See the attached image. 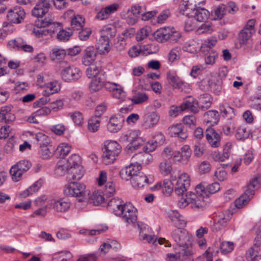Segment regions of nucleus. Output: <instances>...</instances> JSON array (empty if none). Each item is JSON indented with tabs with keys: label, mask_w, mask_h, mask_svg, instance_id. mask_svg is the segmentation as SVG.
<instances>
[{
	"label": "nucleus",
	"mask_w": 261,
	"mask_h": 261,
	"mask_svg": "<svg viewBox=\"0 0 261 261\" xmlns=\"http://www.w3.org/2000/svg\"><path fill=\"white\" fill-rule=\"evenodd\" d=\"M220 186L218 182H213L208 185L203 182L195 187L196 194L189 192L185 197H181L178 201V205L181 208L189 206L190 208L197 210L202 208L204 204L203 198L210 194H214L219 191Z\"/></svg>",
	"instance_id": "nucleus-1"
},
{
	"label": "nucleus",
	"mask_w": 261,
	"mask_h": 261,
	"mask_svg": "<svg viewBox=\"0 0 261 261\" xmlns=\"http://www.w3.org/2000/svg\"><path fill=\"white\" fill-rule=\"evenodd\" d=\"M172 237L181 247V250L175 254L168 253L167 261H184L193 254L191 244V236L186 229L177 228L172 233Z\"/></svg>",
	"instance_id": "nucleus-2"
},
{
	"label": "nucleus",
	"mask_w": 261,
	"mask_h": 261,
	"mask_svg": "<svg viewBox=\"0 0 261 261\" xmlns=\"http://www.w3.org/2000/svg\"><path fill=\"white\" fill-rule=\"evenodd\" d=\"M80 156L76 154L72 155L68 160L69 165H63L58 162L56 167L57 173L64 174L66 171L70 179L80 180L84 174L83 167L81 165Z\"/></svg>",
	"instance_id": "nucleus-3"
},
{
	"label": "nucleus",
	"mask_w": 261,
	"mask_h": 261,
	"mask_svg": "<svg viewBox=\"0 0 261 261\" xmlns=\"http://www.w3.org/2000/svg\"><path fill=\"white\" fill-rule=\"evenodd\" d=\"M60 23L53 22L51 19L47 20L45 18L38 22L37 28L34 29L33 33L40 41L47 43L50 40L48 36L50 37L60 29Z\"/></svg>",
	"instance_id": "nucleus-4"
},
{
	"label": "nucleus",
	"mask_w": 261,
	"mask_h": 261,
	"mask_svg": "<svg viewBox=\"0 0 261 261\" xmlns=\"http://www.w3.org/2000/svg\"><path fill=\"white\" fill-rule=\"evenodd\" d=\"M121 151V146L115 141L104 142L102 159L106 164H110L116 160Z\"/></svg>",
	"instance_id": "nucleus-5"
},
{
	"label": "nucleus",
	"mask_w": 261,
	"mask_h": 261,
	"mask_svg": "<svg viewBox=\"0 0 261 261\" xmlns=\"http://www.w3.org/2000/svg\"><path fill=\"white\" fill-rule=\"evenodd\" d=\"M137 225L139 229V238L141 240H145L149 244L156 245L157 243L163 244L165 242L168 243L164 238H160L157 241V238L154 234H151L152 230L147 224L138 222Z\"/></svg>",
	"instance_id": "nucleus-6"
},
{
	"label": "nucleus",
	"mask_w": 261,
	"mask_h": 261,
	"mask_svg": "<svg viewBox=\"0 0 261 261\" xmlns=\"http://www.w3.org/2000/svg\"><path fill=\"white\" fill-rule=\"evenodd\" d=\"M85 189V185L82 183L70 182L65 186L64 193L67 196L77 197L79 201H82L86 195Z\"/></svg>",
	"instance_id": "nucleus-7"
},
{
	"label": "nucleus",
	"mask_w": 261,
	"mask_h": 261,
	"mask_svg": "<svg viewBox=\"0 0 261 261\" xmlns=\"http://www.w3.org/2000/svg\"><path fill=\"white\" fill-rule=\"evenodd\" d=\"M255 20L253 19L248 20L243 29L239 34V41L241 45H246L251 40L252 36L255 32Z\"/></svg>",
	"instance_id": "nucleus-8"
},
{
	"label": "nucleus",
	"mask_w": 261,
	"mask_h": 261,
	"mask_svg": "<svg viewBox=\"0 0 261 261\" xmlns=\"http://www.w3.org/2000/svg\"><path fill=\"white\" fill-rule=\"evenodd\" d=\"M31 163L25 160L18 162L13 165L10 170V173L12 179L14 181H18L20 180L23 174L28 171L31 167Z\"/></svg>",
	"instance_id": "nucleus-9"
},
{
	"label": "nucleus",
	"mask_w": 261,
	"mask_h": 261,
	"mask_svg": "<svg viewBox=\"0 0 261 261\" xmlns=\"http://www.w3.org/2000/svg\"><path fill=\"white\" fill-rule=\"evenodd\" d=\"M111 29V27L107 26L102 30L101 37L96 45V49L100 54H107L110 50L109 35H112L109 33Z\"/></svg>",
	"instance_id": "nucleus-10"
},
{
	"label": "nucleus",
	"mask_w": 261,
	"mask_h": 261,
	"mask_svg": "<svg viewBox=\"0 0 261 261\" xmlns=\"http://www.w3.org/2000/svg\"><path fill=\"white\" fill-rule=\"evenodd\" d=\"M155 39L159 42H165L170 39L174 41L180 37V34L177 32H172L170 29L161 28L153 34Z\"/></svg>",
	"instance_id": "nucleus-11"
},
{
	"label": "nucleus",
	"mask_w": 261,
	"mask_h": 261,
	"mask_svg": "<svg viewBox=\"0 0 261 261\" xmlns=\"http://www.w3.org/2000/svg\"><path fill=\"white\" fill-rule=\"evenodd\" d=\"M141 169L142 167L140 164L138 163L131 164L121 170L120 176L123 180L131 181L133 177L140 172Z\"/></svg>",
	"instance_id": "nucleus-12"
},
{
	"label": "nucleus",
	"mask_w": 261,
	"mask_h": 261,
	"mask_svg": "<svg viewBox=\"0 0 261 261\" xmlns=\"http://www.w3.org/2000/svg\"><path fill=\"white\" fill-rule=\"evenodd\" d=\"M53 0H39L32 11V15L42 17L50 8Z\"/></svg>",
	"instance_id": "nucleus-13"
},
{
	"label": "nucleus",
	"mask_w": 261,
	"mask_h": 261,
	"mask_svg": "<svg viewBox=\"0 0 261 261\" xmlns=\"http://www.w3.org/2000/svg\"><path fill=\"white\" fill-rule=\"evenodd\" d=\"M25 16L24 10L19 7H15L9 10L7 14V19L11 23L19 24L21 23Z\"/></svg>",
	"instance_id": "nucleus-14"
},
{
	"label": "nucleus",
	"mask_w": 261,
	"mask_h": 261,
	"mask_svg": "<svg viewBox=\"0 0 261 261\" xmlns=\"http://www.w3.org/2000/svg\"><path fill=\"white\" fill-rule=\"evenodd\" d=\"M81 76L80 70L73 66H68L64 69L61 72L62 79L66 82H72L77 80Z\"/></svg>",
	"instance_id": "nucleus-15"
},
{
	"label": "nucleus",
	"mask_w": 261,
	"mask_h": 261,
	"mask_svg": "<svg viewBox=\"0 0 261 261\" xmlns=\"http://www.w3.org/2000/svg\"><path fill=\"white\" fill-rule=\"evenodd\" d=\"M190 185L189 175L184 173L180 175L175 187V192L178 195H183Z\"/></svg>",
	"instance_id": "nucleus-16"
},
{
	"label": "nucleus",
	"mask_w": 261,
	"mask_h": 261,
	"mask_svg": "<svg viewBox=\"0 0 261 261\" xmlns=\"http://www.w3.org/2000/svg\"><path fill=\"white\" fill-rule=\"evenodd\" d=\"M192 154V150L189 145H185L181 148L180 151L174 152L173 159L175 161L180 162L182 164L188 163Z\"/></svg>",
	"instance_id": "nucleus-17"
},
{
	"label": "nucleus",
	"mask_w": 261,
	"mask_h": 261,
	"mask_svg": "<svg viewBox=\"0 0 261 261\" xmlns=\"http://www.w3.org/2000/svg\"><path fill=\"white\" fill-rule=\"evenodd\" d=\"M121 214L124 221L129 224L135 223L137 221V209L130 203H125L124 209Z\"/></svg>",
	"instance_id": "nucleus-18"
},
{
	"label": "nucleus",
	"mask_w": 261,
	"mask_h": 261,
	"mask_svg": "<svg viewBox=\"0 0 261 261\" xmlns=\"http://www.w3.org/2000/svg\"><path fill=\"white\" fill-rule=\"evenodd\" d=\"M184 15L193 17L197 21L203 22L207 20L210 12L205 9L198 7L193 10L185 12Z\"/></svg>",
	"instance_id": "nucleus-19"
},
{
	"label": "nucleus",
	"mask_w": 261,
	"mask_h": 261,
	"mask_svg": "<svg viewBox=\"0 0 261 261\" xmlns=\"http://www.w3.org/2000/svg\"><path fill=\"white\" fill-rule=\"evenodd\" d=\"M232 216V214L228 211L220 214L216 220V222L212 226L213 230L218 231L225 227Z\"/></svg>",
	"instance_id": "nucleus-20"
},
{
	"label": "nucleus",
	"mask_w": 261,
	"mask_h": 261,
	"mask_svg": "<svg viewBox=\"0 0 261 261\" xmlns=\"http://www.w3.org/2000/svg\"><path fill=\"white\" fill-rule=\"evenodd\" d=\"M42 91L43 96L48 97L51 95L58 93L61 88V82L57 80H53L45 83Z\"/></svg>",
	"instance_id": "nucleus-21"
},
{
	"label": "nucleus",
	"mask_w": 261,
	"mask_h": 261,
	"mask_svg": "<svg viewBox=\"0 0 261 261\" xmlns=\"http://www.w3.org/2000/svg\"><path fill=\"white\" fill-rule=\"evenodd\" d=\"M168 83L175 89H182L185 83L177 75L174 70H169L166 73Z\"/></svg>",
	"instance_id": "nucleus-22"
},
{
	"label": "nucleus",
	"mask_w": 261,
	"mask_h": 261,
	"mask_svg": "<svg viewBox=\"0 0 261 261\" xmlns=\"http://www.w3.org/2000/svg\"><path fill=\"white\" fill-rule=\"evenodd\" d=\"M160 120V116L155 112H149L143 116L142 125L146 129L155 126Z\"/></svg>",
	"instance_id": "nucleus-23"
},
{
	"label": "nucleus",
	"mask_w": 261,
	"mask_h": 261,
	"mask_svg": "<svg viewBox=\"0 0 261 261\" xmlns=\"http://www.w3.org/2000/svg\"><path fill=\"white\" fill-rule=\"evenodd\" d=\"M205 1L206 0H182L179 8L180 13L184 14L186 11L195 9L200 7V5L204 4Z\"/></svg>",
	"instance_id": "nucleus-24"
},
{
	"label": "nucleus",
	"mask_w": 261,
	"mask_h": 261,
	"mask_svg": "<svg viewBox=\"0 0 261 261\" xmlns=\"http://www.w3.org/2000/svg\"><path fill=\"white\" fill-rule=\"evenodd\" d=\"M96 57L97 54L95 48L93 46H88L83 51L82 63L85 66H90L95 62Z\"/></svg>",
	"instance_id": "nucleus-25"
},
{
	"label": "nucleus",
	"mask_w": 261,
	"mask_h": 261,
	"mask_svg": "<svg viewBox=\"0 0 261 261\" xmlns=\"http://www.w3.org/2000/svg\"><path fill=\"white\" fill-rule=\"evenodd\" d=\"M49 207L52 208L57 212L64 213L67 212L70 207L68 200L63 198L53 200L48 203Z\"/></svg>",
	"instance_id": "nucleus-26"
},
{
	"label": "nucleus",
	"mask_w": 261,
	"mask_h": 261,
	"mask_svg": "<svg viewBox=\"0 0 261 261\" xmlns=\"http://www.w3.org/2000/svg\"><path fill=\"white\" fill-rule=\"evenodd\" d=\"M119 5L114 3L102 8L97 13L96 18L102 20L107 19L112 14L116 12L119 8Z\"/></svg>",
	"instance_id": "nucleus-27"
},
{
	"label": "nucleus",
	"mask_w": 261,
	"mask_h": 261,
	"mask_svg": "<svg viewBox=\"0 0 261 261\" xmlns=\"http://www.w3.org/2000/svg\"><path fill=\"white\" fill-rule=\"evenodd\" d=\"M11 106H5L0 109V122L10 123L15 120V115L12 112Z\"/></svg>",
	"instance_id": "nucleus-28"
},
{
	"label": "nucleus",
	"mask_w": 261,
	"mask_h": 261,
	"mask_svg": "<svg viewBox=\"0 0 261 261\" xmlns=\"http://www.w3.org/2000/svg\"><path fill=\"white\" fill-rule=\"evenodd\" d=\"M122 201L119 198L111 199L108 203V207L110 211H112L117 216H121L123 209H124L125 203L122 204Z\"/></svg>",
	"instance_id": "nucleus-29"
},
{
	"label": "nucleus",
	"mask_w": 261,
	"mask_h": 261,
	"mask_svg": "<svg viewBox=\"0 0 261 261\" xmlns=\"http://www.w3.org/2000/svg\"><path fill=\"white\" fill-rule=\"evenodd\" d=\"M123 121V118L120 116H112L107 124L108 130L111 133L118 132L122 128Z\"/></svg>",
	"instance_id": "nucleus-30"
},
{
	"label": "nucleus",
	"mask_w": 261,
	"mask_h": 261,
	"mask_svg": "<svg viewBox=\"0 0 261 261\" xmlns=\"http://www.w3.org/2000/svg\"><path fill=\"white\" fill-rule=\"evenodd\" d=\"M9 44L10 45H13L14 47L17 49L22 50L26 53H32L34 51L33 47L27 43L26 41L21 38H17L16 39L9 41Z\"/></svg>",
	"instance_id": "nucleus-31"
},
{
	"label": "nucleus",
	"mask_w": 261,
	"mask_h": 261,
	"mask_svg": "<svg viewBox=\"0 0 261 261\" xmlns=\"http://www.w3.org/2000/svg\"><path fill=\"white\" fill-rule=\"evenodd\" d=\"M206 138L212 147H217L220 145V136L212 127L206 130Z\"/></svg>",
	"instance_id": "nucleus-32"
},
{
	"label": "nucleus",
	"mask_w": 261,
	"mask_h": 261,
	"mask_svg": "<svg viewBox=\"0 0 261 261\" xmlns=\"http://www.w3.org/2000/svg\"><path fill=\"white\" fill-rule=\"evenodd\" d=\"M168 216L173 224L177 228L184 227L186 222L182 216L176 210H170L168 212Z\"/></svg>",
	"instance_id": "nucleus-33"
},
{
	"label": "nucleus",
	"mask_w": 261,
	"mask_h": 261,
	"mask_svg": "<svg viewBox=\"0 0 261 261\" xmlns=\"http://www.w3.org/2000/svg\"><path fill=\"white\" fill-rule=\"evenodd\" d=\"M131 184L135 188H140L143 187L146 184L151 183L150 179L142 172H139L131 180Z\"/></svg>",
	"instance_id": "nucleus-34"
},
{
	"label": "nucleus",
	"mask_w": 261,
	"mask_h": 261,
	"mask_svg": "<svg viewBox=\"0 0 261 261\" xmlns=\"http://www.w3.org/2000/svg\"><path fill=\"white\" fill-rule=\"evenodd\" d=\"M184 126L181 123H177L169 127V134L171 137H178L182 140L187 138V134L184 131Z\"/></svg>",
	"instance_id": "nucleus-35"
},
{
	"label": "nucleus",
	"mask_w": 261,
	"mask_h": 261,
	"mask_svg": "<svg viewBox=\"0 0 261 261\" xmlns=\"http://www.w3.org/2000/svg\"><path fill=\"white\" fill-rule=\"evenodd\" d=\"M43 180L39 179L35 183H34L32 186L29 187L27 189L21 192L19 194V196L21 198H25L32 194L38 191L40 188L42 186L43 184Z\"/></svg>",
	"instance_id": "nucleus-36"
},
{
	"label": "nucleus",
	"mask_w": 261,
	"mask_h": 261,
	"mask_svg": "<svg viewBox=\"0 0 261 261\" xmlns=\"http://www.w3.org/2000/svg\"><path fill=\"white\" fill-rule=\"evenodd\" d=\"M185 110L186 109H190L193 113H197L200 108V106L197 100L194 99L193 97H189L183 103Z\"/></svg>",
	"instance_id": "nucleus-37"
},
{
	"label": "nucleus",
	"mask_w": 261,
	"mask_h": 261,
	"mask_svg": "<svg viewBox=\"0 0 261 261\" xmlns=\"http://www.w3.org/2000/svg\"><path fill=\"white\" fill-rule=\"evenodd\" d=\"M139 136L138 132L136 130H130L127 132L125 134H122L120 137V141L122 143L129 142V144H132Z\"/></svg>",
	"instance_id": "nucleus-38"
},
{
	"label": "nucleus",
	"mask_w": 261,
	"mask_h": 261,
	"mask_svg": "<svg viewBox=\"0 0 261 261\" xmlns=\"http://www.w3.org/2000/svg\"><path fill=\"white\" fill-rule=\"evenodd\" d=\"M220 111L223 117L231 119L235 115L234 110L228 103H224L220 105Z\"/></svg>",
	"instance_id": "nucleus-39"
},
{
	"label": "nucleus",
	"mask_w": 261,
	"mask_h": 261,
	"mask_svg": "<svg viewBox=\"0 0 261 261\" xmlns=\"http://www.w3.org/2000/svg\"><path fill=\"white\" fill-rule=\"evenodd\" d=\"M219 115L217 111L210 110L205 113L204 115V121L207 123L217 124L219 121Z\"/></svg>",
	"instance_id": "nucleus-40"
},
{
	"label": "nucleus",
	"mask_w": 261,
	"mask_h": 261,
	"mask_svg": "<svg viewBox=\"0 0 261 261\" xmlns=\"http://www.w3.org/2000/svg\"><path fill=\"white\" fill-rule=\"evenodd\" d=\"M145 140H144L142 137L139 136L138 137L134 142H133L132 144H128L125 149L127 153H130L133 151L138 150L141 146H143L145 143Z\"/></svg>",
	"instance_id": "nucleus-41"
},
{
	"label": "nucleus",
	"mask_w": 261,
	"mask_h": 261,
	"mask_svg": "<svg viewBox=\"0 0 261 261\" xmlns=\"http://www.w3.org/2000/svg\"><path fill=\"white\" fill-rule=\"evenodd\" d=\"M90 200L91 202L95 205H98L102 203L105 198L101 191L96 190L92 192L89 196Z\"/></svg>",
	"instance_id": "nucleus-42"
},
{
	"label": "nucleus",
	"mask_w": 261,
	"mask_h": 261,
	"mask_svg": "<svg viewBox=\"0 0 261 261\" xmlns=\"http://www.w3.org/2000/svg\"><path fill=\"white\" fill-rule=\"evenodd\" d=\"M212 98L208 94L201 95L199 98V103L200 109L205 110L208 109L212 105Z\"/></svg>",
	"instance_id": "nucleus-43"
},
{
	"label": "nucleus",
	"mask_w": 261,
	"mask_h": 261,
	"mask_svg": "<svg viewBox=\"0 0 261 261\" xmlns=\"http://www.w3.org/2000/svg\"><path fill=\"white\" fill-rule=\"evenodd\" d=\"M55 147L49 144L40 146V153L42 157L47 159L51 157L55 151Z\"/></svg>",
	"instance_id": "nucleus-44"
},
{
	"label": "nucleus",
	"mask_w": 261,
	"mask_h": 261,
	"mask_svg": "<svg viewBox=\"0 0 261 261\" xmlns=\"http://www.w3.org/2000/svg\"><path fill=\"white\" fill-rule=\"evenodd\" d=\"M100 118L93 116L88 120V129L91 132H95L98 130L100 123Z\"/></svg>",
	"instance_id": "nucleus-45"
},
{
	"label": "nucleus",
	"mask_w": 261,
	"mask_h": 261,
	"mask_svg": "<svg viewBox=\"0 0 261 261\" xmlns=\"http://www.w3.org/2000/svg\"><path fill=\"white\" fill-rule=\"evenodd\" d=\"M85 23L84 18L80 15H76L72 19L71 25L74 30H80Z\"/></svg>",
	"instance_id": "nucleus-46"
},
{
	"label": "nucleus",
	"mask_w": 261,
	"mask_h": 261,
	"mask_svg": "<svg viewBox=\"0 0 261 261\" xmlns=\"http://www.w3.org/2000/svg\"><path fill=\"white\" fill-rule=\"evenodd\" d=\"M259 251H260L259 246L255 243L254 245L252 247L249 248L246 252V257L247 260L248 261H252L258 254Z\"/></svg>",
	"instance_id": "nucleus-47"
},
{
	"label": "nucleus",
	"mask_w": 261,
	"mask_h": 261,
	"mask_svg": "<svg viewBox=\"0 0 261 261\" xmlns=\"http://www.w3.org/2000/svg\"><path fill=\"white\" fill-rule=\"evenodd\" d=\"M103 84L104 82L100 77H95L92 80L89 85L90 90L92 92L98 91L103 86Z\"/></svg>",
	"instance_id": "nucleus-48"
},
{
	"label": "nucleus",
	"mask_w": 261,
	"mask_h": 261,
	"mask_svg": "<svg viewBox=\"0 0 261 261\" xmlns=\"http://www.w3.org/2000/svg\"><path fill=\"white\" fill-rule=\"evenodd\" d=\"M260 184L259 177H256L250 180L246 188L245 194L253 196L254 194V189Z\"/></svg>",
	"instance_id": "nucleus-49"
},
{
	"label": "nucleus",
	"mask_w": 261,
	"mask_h": 261,
	"mask_svg": "<svg viewBox=\"0 0 261 261\" xmlns=\"http://www.w3.org/2000/svg\"><path fill=\"white\" fill-rule=\"evenodd\" d=\"M172 170L171 163L165 160L162 162L159 165L160 173L164 175H167L171 173Z\"/></svg>",
	"instance_id": "nucleus-50"
},
{
	"label": "nucleus",
	"mask_w": 261,
	"mask_h": 261,
	"mask_svg": "<svg viewBox=\"0 0 261 261\" xmlns=\"http://www.w3.org/2000/svg\"><path fill=\"white\" fill-rule=\"evenodd\" d=\"M225 5H221L213 8L212 15L214 19H221L225 14Z\"/></svg>",
	"instance_id": "nucleus-51"
},
{
	"label": "nucleus",
	"mask_w": 261,
	"mask_h": 261,
	"mask_svg": "<svg viewBox=\"0 0 261 261\" xmlns=\"http://www.w3.org/2000/svg\"><path fill=\"white\" fill-rule=\"evenodd\" d=\"M66 54L65 50L59 48H54L51 50L50 57L53 60H60L64 59Z\"/></svg>",
	"instance_id": "nucleus-52"
},
{
	"label": "nucleus",
	"mask_w": 261,
	"mask_h": 261,
	"mask_svg": "<svg viewBox=\"0 0 261 261\" xmlns=\"http://www.w3.org/2000/svg\"><path fill=\"white\" fill-rule=\"evenodd\" d=\"M252 196L249 194H246L245 191L244 194L236 200L235 202L236 206L238 208H242L250 201Z\"/></svg>",
	"instance_id": "nucleus-53"
},
{
	"label": "nucleus",
	"mask_w": 261,
	"mask_h": 261,
	"mask_svg": "<svg viewBox=\"0 0 261 261\" xmlns=\"http://www.w3.org/2000/svg\"><path fill=\"white\" fill-rule=\"evenodd\" d=\"M234 248V245L232 242L224 241L221 244V252L224 254H226L232 252Z\"/></svg>",
	"instance_id": "nucleus-54"
},
{
	"label": "nucleus",
	"mask_w": 261,
	"mask_h": 261,
	"mask_svg": "<svg viewBox=\"0 0 261 261\" xmlns=\"http://www.w3.org/2000/svg\"><path fill=\"white\" fill-rule=\"evenodd\" d=\"M100 71V69L98 67L94 65H91L90 67H89L86 71V75L88 78H93L94 77H98V76Z\"/></svg>",
	"instance_id": "nucleus-55"
},
{
	"label": "nucleus",
	"mask_w": 261,
	"mask_h": 261,
	"mask_svg": "<svg viewBox=\"0 0 261 261\" xmlns=\"http://www.w3.org/2000/svg\"><path fill=\"white\" fill-rule=\"evenodd\" d=\"M35 139L39 143L40 146L44 145L50 143L49 138L45 134L39 132L35 135Z\"/></svg>",
	"instance_id": "nucleus-56"
},
{
	"label": "nucleus",
	"mask_w": 261,
	"mask_h": 261,
	"mask_svg": "<svg viewBox=\"0 0 261 261\" xmlns=\"http://www.w3.org/2000/svg\"><path fill=\"white\" fill-rule=\"evenodd\" d=\"M184 108L183 103L179 106H172L170 107L169 115L171 117H176L185 110Z\"/></svg>",
	"instance_id": "nucleus-57"
},
{
	"label": "nucleus",
	"mask_w": 261,
	"mask_h": 261,
	"mask_svg": "<svg viewBox=\"0 0 261 261\" xmlns=\"http://www.w3.org/2000/svg\"><path fill=\"white\" fill-rule=\"evenodd\" d=\"M148 95L144 92H138L134 96L133 102L135 104H139L147 100Z\"/></svg>",
	"instance_id": "nucleus-58"
},
{
	"label": "nucleus",
	"mask_w": 261,
	"mask_h": 261,
	"mask_svg": "<svg viewBox=\"0 0 261 261\" xmlns=\"http://www.w3.org/2000/svg\"><path fill=\"white\" fill-rule=\"evenodd\" d=\"M197 45L196 41L190 40L185 44L183 48L185 51L193 54L197 51Z\"/></svg>",
	"instance_id": "nucleus-59"
},
{
	"label": "nucleus",
	"mask_w": 261,
	"mask_h": 261,
	"mask_svg": "<svg viewBox=\"0 0 261 261\" xmlns=\"http://www.w3.org/2000/svg\"><path fill=\"white\" fill-rule=\"evenodd\" d=\"M196 20L192 17H188V18L185 21V30L187 32L191 31L197 27Z\"/></svg>",
	"instance_id": "nucleus-60"
},
{
	"label": "nucleus",
	"mask_w": 261,
	"mask_h": 261,
	"mask_svg": "<svg viewBox=\"0 0 261 261\" xmlns=\"http://www.w3.org/2000/svg\"><path fill=\"white\" fill-rule=\"evenodd\" d=\"M180 49L178 47L173 48L170 50L168 55V60L170 62L173 63L178 60L180 57Z\"/></svg>",
	"instance_id": "nucleus-61"
},
{
	"label": "nucleus",
	"mask_w": 261,
	"mask_h": 261,
	"mask_svg": "<svg viewBox=\"0 0 261 261\" xmlns=\"http://www.w3.org/2000/svg\"><path fill=\"white\" fill-rule=\"evenodd\" d=\"M70 146L67 143H62L57 148V150L62 158H64L69 153L70 151Z\"/></svg>",
	"instance_id": "nucleus-62"
},
{
	"label": "nucleus",
	"mask_w": 261,
	"mask_h": 261,
	"mask_svg": "<svg viewBox=\"0 0 261 261\" xmlns=\"http://www.w3.org/2000/svg\"><path fill=\"white\" fill-rule=\"evenodd\" d=\"M236 138L239 140H243L248 137V133L246 128L243 126L239 127L235 135Z\"/></svg>",
	"instance_id": "nucleus-63"
},
{
	"label": "nucleus",
	"mask_w": 261,
	"mask_h": 261,
	"mask_svg": "<svg viewBox=\"0 0 261 261\" xmlns=\"http://www.w3.org/2000/svg\"><path fill=\"white\" fill-rule=\"evenodd\" d=\"M59 254L58 257H53V261H67L72 257V254L69 251H62Z\"/></svg>",
	"instance_id": "nucleus-64"
}]
</instances>
